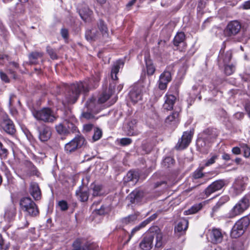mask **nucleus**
<instances>
[{"mask_svg":"<svg viewBox=\"0 0 250 250\" xmlns=\"http://www.w3.org/2000/svg\"><path fill=\"white\" fill-rule=\"evenodd\" d=\"M155 238V248H160L163 246V234L160 229L157 226L151 228L146 235L139 244L142 250H150L153 246V241Z\"/></svg>","mask_w":250,"mask_h":250,"instance_id":"obj_1","label":"nucleus"},{"mask_svg":"<svg viewBox=\"0 0 250 250\" xmlns=\"http://www.w3.org/2000/svg\"><path fill=\"white\" fill-rule=\"evenodd\" d=\"M89 86L87 82H80L72 84L65 93L66 102L68 104H74L77 100L81 92L86 93L89 91Z\"/></svg>","mask_w":250,"mask_h":250,"instance_id":"obj_2","label":"nucleus"},{"mask_svg":"<svg viewBox=\"0 0 250 250\" xmlns=\"http://www.w3.org/2000/svg\"><path fill=\"white\" fill-rule=\"evenodd\" d=\"M21 210L27 215L36 217L39 214V210L35 203L29 197H23L20 201Z\"/></svg>","mask_w":250,"mask_h":250,"instance_id":"obj_3","label":"nucleus"},{"mask_svg":"<svg viewBox=\"0 0 250 250\" xmlns=\"http://www.w3.org/2000/svg\"><path fill=\"white\" fill-rule=\"evenodd\" d=\"M33 114L37 120L45 123H52L57 118L54 112L49 108H43L41 110L35 111L33 112Z\"/></svg>","mask_w":250,"mask_h":250,"instance_id":"obj_4","label":"nucleus"},{"mask_svg":"<svg viewBox=\"0 0 250 250\" xmlns=\"http://www.w3.org/2000/svg\"><path fill=\"white\" fill-rule=\"evenodd\" d=\"M85 142V140L84 137L81 135H78L65 145L64 150L66 153H71L81 148L84 145Z\"/></svg>","mask_w":250,"mask_h":250,"instance_id":"obj_5","label":"nucleus"},{"mask_svg":"<svg viewBox=\"0 0 250 250\" xmlns=\"http://www.w3.org/2000/svg\"><path fill=\"white\" fill-rule=\"evenodd\" d=\"M0 125L9 134L13 135L16 132L13 122L6 114H3L0 115Z\"/></svg>","mask_w":250,"mask_h":250,"instance_id":"obj_6","label":"nucleus"},{"mask_svg":"<svg viewBox=\"0 0 250 250\" xmlns=\"http://www.w3.org/2000/svg\"><path fill=\"white\" fill-rule=\"evenodd\" d=\"M249 206V201L246 197H243L233 208L229 213V217L233 218L242 213L247 209Z\"/></svg>","mask_w":250,"mask_h":250,"instance_id":"obj_7","label":"nucleus"},{"mask_svg":"<svg viewBox=\"0 0 250 250\" xmlns=\"http://www.w3.org/2000/svg\"><path fill=\"white\" fill-rule=\"evenodd\" d=\"M193 135V131H185L175 146L177 150H183L187 148L191 142Z\"/></svg>","mask_w":250,"mask_h":250,"instance_id":"obj_8","label":"nucleus"},{"mask_svg":"<svg viewBox=\"0 0 250 250\" xmlns=\"http://www.w3.org/2000/svg\"><path fill=\"white\" fill-rule=\"evenodd\" d=\"M57 132L61 135H65L70 131L74 132L76 130V126L69 121L65 120L62 123L57 125L55 127Z\"/></svg>","mask_w":250,"mask_h":250,"instance_id":"obj_9","label":"nucleus"},{"mask_svg":"<svg viewBox=\"0 0 250 250\" xmlns=\"http://www.w3.org/2000/svg\"><path fill=\"white\" fill-rule=\"evenodd\" d=\"M241 24L238 21H230L225 30L227 36L231 37L237 35L240 31Z\"/></svg>","mask_w":250,"mask_h":250,"instance_id":"obj_10","label":"nucleus"},{"mask_svg":"<svg viewBox=\"0 0 250 250\" xmlns=\"http://www.w3.org/2000/svg\"><path fill=\"white\" fill-rule=\"evenodd\" d=\"M143 86L140 84H136L133 85L130 92L129 96L131 101L134 103H136L139 101L141 100L142 97V90Z\"/></svg>","mask_w":250,"mask_h":250,"instance_id":"obj_11","label":"nucleus"},{"mask_svg":"<svg viewBox=\"0 0 250 250\" xmlns=\"http://www.w3.org/2000/svg\"><path fill=\"white\" fill-rule=\"evenodd\" d=\"M225 185V181L224 180L215 181L205 189L204 193L206 197H208L212 193L222 189Z\"/></svg>","mask_w":250,"mask_h":250,"instance_id":"obj_12","label":"nucleus"},{"mask_svg":"<svg viewBox=\"0 0 250 250\" xmlns=\"http://www.w3.org/2000/svg\"><path fill=\"white\" fill-rule=\"evenodd\" d=\"M39 138L42 142L47 141L52 134L51 128L45 125L38 127Z\"/></svg>","mask_w":250,"mask_h":250,"instance_id":"obj_13","label":"nucleus"},{"mask_svg":"<svg viewBox=\"0 0 250 250\" xmlns=\"http://www.w3.org/2000/svg\"><path fill=\"white\" fill-rule=\"evenodd\" d=\"M94 102L92 100L87 101L85 104V107L82 114V117L86 119H91L94 118L93 115L91 113L94 111Z\"/></svg>","mask_w":250,"mask_h":250,"instance_id":"obj_14","label":"nucleus"},{"mask_svg":"<svg viewBox=\"0 0 250 250\" xmlns=\"http://www.w3.org/2000/svg\"><path fill=\"white\" fill-rule=\"evenodd\" d=\"M171 73L169 71H164L160 76L159 87L161 90L166 89L167 83L171 81Z\"/></svg>","mask_w":250,"mask_h":250,"instance_id":"obj_15","label":"nucleus"},{"mask_svg":"<svg viewBox=\"0 0 250 250\" xmlns=\"http://www.w3.org/2000/svg\"><path fill=\"white\" fill-rule=\"evenodd\" d=\"M210 241L212 244H217L222 242L223 235L219 229H213L210 233Z\"/></svg>","mask_w":250,"mask_h":250,"instance_id":"obj_16","label":"nucleus"},{"mask_svg":"<svg viewBox=\"0 0 250 250\" xmlns=\"http://www.w3.org/2000/svg\"><path fill=\"white\" fill-rule=\"evenodd\" d=\"M144 195V191L135 190L129 194L128 198L132 204L139 203L142 201Z\"/></svg>","mask_w":250,"mask_h":250,"instance_id":"obj_17","label":"nucleus"},{"mask_svg":"<svg viewBox=\"0 0 250 250\" xmlns=\"http://www.w3.org/2000/svg\"><path fill=\"white\" fill-rule=\"evenodd\" d=\"M176 100V98L175 96L172 94H167L165 97V103L163 104L164 109L167 111L172 110Z\"/></svg>","mask_w":250,"mask_h":250,"instance_id":"obj_18","label":"nucleus"},{"mask_svg":"<svg viewBox=\"0 0 250 250\" xmlns=\"http://www.w3.org/2000/svg\"><path fill=\"white\" fill-rule=\"evenodd\" d=\"M98 31L101 34V37L108 38L109 35L108 29L105 22L102 20H99L97 23Z\"/></svg>","mask_w":250,"mask_h":250,"instance_id":"obj_19","label":"nucleus"},{"mask_svg":"<svg viewBox=\"0 0 250 250\" xmlns=\"http://www.w3.org/2000/svg\"><path fill=\"white\" fill-rule=\"evenodd\" d=\"M29 192L35 200L41 199V191L37 183L32 182L29 188Z\"/></svg>","mask_w":250,"mask_h":250,"instance_id":"obj_20","label":"nucleus"},{"mask_svg":"<svg viewBox=\"0 0 250 250\" xmlns=\"http://www.w3.org/2000/svg\"><path fill=\"white\" fill-rule=\"evenodd\" d=\"M79 14L84 21L89 22L91 20L93 12L87 6L85 5L79 10Z\"/></svg>","mask_w":250,"mask_h":250,"instance_id":"obj_21","label":"nucleus"},{"mask_svg":"<svg viewBox=\"0 0 250 250\" xmlns=\"http://www.w3.org/2000/svg\"><path fill=\"white\" fill-rule=\"evenodd\" d=\"M85 37L88 41H95L101 38V34L96 29L87 30L85 32Z\"/></svg>","mask_w":250,"mask_h":250,"instance_id":"obj_22","label":"nucleus"},{"mask_svg":"<svg viewBox=\"0 0 250 250\" xmlns=\"http://www.w3.org/2000/svg\"><path fill=\"white\" fill-rule=\"evenodd\" d=\"M136 120H133L128 123L127 134L128 135L136 136L140 133L139 131L136 129Z\"/></svg>","mask_w":250,"mask_h":250,"instance_id":"obj_23","label":"nucleus"},{"mask_svg":"<svg viewBox=\"0 0 250 250\" xmlns=\"http://www.w3.org/2000/svg\"><path fill=\"white\" fill-rule=\"evenodd\" d=\"M249 218L246 216L237 221L234 226L237 227V228L241 229L244 232L245 229L249 226Z\"/></svg>","mask_w":250,"mask_h":250,"instance_id":"obj_24","label":"nucleus"},{"mask_svg":"<svg viewBox=\"0 0 250 250\" xmlns=\"http://www.w3.org/2000/svg\"><path fill=\"white\" fill-rule=\"evenodd\" d=\"M84 188L83 186H81L79 187L76 192V195L79 197L80 200L81 202L86 201L89 197V194L86 189H84Z\"/></svg>","mask_w":250,"mask_h":250,"instance_id":"obj_25","label":"nucleus"},{"mask_svg":"<svg viewBox=\"0 0 250 250\" xmlns=\"http://www.w3.org/2000/svg\"><path fill=\"white\" fill-rule=\"evenodd\" d=\"M139 179V174L138 172L136 171L130 170L127 173L125 178V180L126 182L132 181L134 183H136L138 181Z\"/></svg>","mask_w":250,"mask_h":250,"instance_id":"obj_26","label":"nucleus"},{"mask_svg":"<svg viewBox=\"0 0 250 250\" xmlns=\"http://www.w3.org/2000/svg\"><path fill=\"white\" fill-rule=\"evenodd\" d=\"M204 133L208 136H207L204 138L199 139L197 141V144L198 145H200L202 147L205 146H206V143H204L205 139H214L216 137L217 135L215 134H212V131L209 130L207 129L204 131Z\"/></svg>","mask_w":250,"mask_h":250,"instance_id":"obj_27","label":"nucleus"},{"mask_svg":"<svg viewBox=\"0 0 250 250\" xmlns=\"http://www.w3.org/2000/svg\"><path fill=\"white\" fill-rule=\"evenodd\" d=\"M124 65V62L121 60H119L117 61L115 64L113 66L111 71V76L112 80H116L118 79L117 74L119 72L120 65Z\"/></svg>","mask_w":250,"mask_h":250,"instance_id":"obj_28","label":"nucleus"},{"mask_svg":"<svg viewBox=\"0 0 250 250\" xmlns=\"http://www.w3.org/2000/svg\"><path fill=\"white\" fill-rule=\"evenodd\" d=\"M233 188L236 194L241 193L245 189V184L243 179H237L233 185Z\"/></svg>","mask_w":250,"mask_h":250,"instance_id":"obj_29","label":"nucleus"},{"mask_svg":"<svg viewBox=\"0 0 250 250\" xmlns=\"http://www.w3.org/2000/svg\"><path fill=\"white\" fill-rule=\"evenodd\" d=\"M114 92V89H112L110 85L108 91H105L103 93V94L101 95L100 97L99 98V102L100 103H105L108 99H109L110 96Z\"/></svg>","mask_w":250,"mask_h":250,"instance_id":"obj_30","label":"nucleus"},{"mask_svg":"<svg viewBox=\"0 0 250 250\" xmlns=\"http://www.w3.org/2000/svg\"><path fill=\"white\" fill-rule=\"evenodd\" d=\"M179 112L175 111L169 116H168L165 122L167 124H174L179 121Z\"/></svg>","mask_w":250,"mask_h":250,"instance_id":"obj_31","label":"nucleus"},{"mask_svg":"<svg viewBox=\"0 0 250 250\" xmlns=\"http://www.w3.org/2000/svg\"><path fill=\"white\" fill-rule=\"evenodd\" d=\"M188 222L187 220L181 219L177 225L175 227V231L178 232H182L185 231L188 227Z\"/></svg>","mask_w":250,"mask_h":250,"instance_id":"obj_32","label":"nucleus"},{"mask_svg":"<svg viewBox=\"0 0 250 250\" xmlns=\"http://www.w3.org/2000/svg\"><path fill=\"white\" fill-rule=\"evenodd\" d=\"M73 249L72 250H85L86 248L84 247V241L81 239H76L72 244Z\"/></svg>","mask_w":250,"mask_h":250,"instance_id":"obj_33","label":"nucleus"},{"mask_svg":"<svg viewBox=\"0 0 250 250\" xmlns=\"http://www.w3.org/2000/svg\"><path fill=\"white\" fill-rule=\"evenodd\" d=\"M202 207L203 206L201 203L195 205L191 207L189 209L185 210L184 211V214L185 215H187L195 213L200 210L202 208Z\"/></svg>","mask_w":250,"mask_h":250,"instance_id":"obj_34","label":"nucleus"},{"mask_svg":"<svg viewBox=\"0 0 250 250\" xmlns=\"http://www.w3.org/2000/svg\"><path fill=\"white\" fill-rule=\"evenodd\" d=\"M146 64L147 74L148 75H153L155 71V68L152 63V61L150 59H146Z\"/></svg>","mask_w":250,"mask_h":250,"instance_id":"obj_35","label":"nucleus"},{"mask_svg":"<svg viewBox=\"0 0 250 250\" xmlns=\"http://www.w3.org/2000/svg\"><path fill=\"white\" fill-rule=\"evenodd\" d=\"M185 38V35L183 32L178 33L173 40L174 45L178 46L180 43L183 42Z\"/></svg>","mask_w":250,"mask_h":250,"instance_id":"obj_36","label":"nucleus"},{"mask_svg":"<svg viewBox=\"0 0 250 250\" xmlns=\"http://www.w3.org/2000/svg\"><path fill=\"white\" fill-rule=\"evenodd\" d=\"M43 56V53L39 52H33L30 54L29 58L30 63L32 64L36 63V60L38 58H42Z\"/></svg>","mask_w":250,"mask_h":250,"instance_id":"obj_37","label":"nucleus"},{"mask_svg":"<svg viewBox=\"0 0 250 250\" xmlns=\"http://www.w3.org/2000/svg\"><path fill=\"white\" fill-rule=\"evenodd\" d=\"M231 58L232 53L230 51H227L225 54H223L219 56V60H222L225 64L229 62L231 60Z\"/></svg>","mask_w":250,"mask_h":250,"instance_id":"obj_38","label":"nucleus"},{"mask_svg":"<svg viewBox=\"0 0 250 250\" xmlns=\"http://www.w3.org/2000/svg\"><path fill=\"white\" fill-rule=\"evenodd\" d=\"M243 233L244 232L241 229L234 225L231 229L230 235L232 237L236 238L241 236Z\"/></svg>","mask_w":250,"mask_h":250,"instance_id":"obj_39","label":"nucleus"},{"mask_svg":"<svg viewBox=\"0 0 250 250\" xmlns=\"http://www.w3.org/2000/svg\"><path fill=\"white\" fill-rule=\"evenodd\" d=\"M243 246L240 241H233L228 248V250H242Z\"/></svg>","mask_w":250,"mask_h":250,"instance_id":"obj_40","label":"nucleus"},{"mask_svg":"<svg viewBox=\"0 0 250 250\" xmlns=\"http://www.w3.org/2000/svg\"><path fill=\"white\" fill-rule=\"evenodd\" d=\"M91 188L93 190L92 195L94 197L100 196L101 195V191L102 189V186L100 185L92 184Z\"/></svg>","mask_w":250,"mask_h":250,"instance_id":"obj_41","label":"nucleus"},{"mask_svg":"<svg viewBox=\"0 0 250 250\" xmlns=\"http://www.w3.org/2000/svg\"><path fill=\"white\" fill-rule=\"evenodd\" d=\"M15 211L14 209H10L7 210L4 214V217L5 220L10 221L15 216Z\"/></svg>","mask_w":250,"mask_h":250,"instance_id":"obj_42","label":"nucleus"},{"mask_svg":"<svg viewBox=\"0 0 250 250\" xmlns=\"http://www.w3.org/2000/svg\"><path fill=\"white\" fill-rule=\"evenodd\" d=\"M84 247L87 250H100V248L94 243H90V242H85L84 241Z\"/></svg>","mask_w":250,"mask_h":250,"instance_id":"obj_43","label":"nucleus"},{"mask_svg":"<svg viewBox=\"0 0 250 250\" xmlns=\"http://www.w3.org/2000/svg\"><path fill=\"white\" fill-rule=\"evenodd\" d=\"M137 215L136 214H131L127 217H125L122 219L123 223L125 224H128L135 221L137 219Z\"/></svg>","mask_w":250,"mask_h":250,"instance_id":"obj_44","label":"nucleus"},{"mask_svg":"<svg viewBox=\"0 0 250 250\" xmlns=\"http://www.w3.org/2000/svg\"><path fill=\"white\" fill-rule=\"evenodd\" d=\"M174 163V160L170 157H167L165 158L163 162V165L167 167H171L173 165Z\"/></svg>","mask_w":250,"mask_h":250,"instance_id":"obj_45","label":"nucleus"},{"mask_svg":"<svg viewBox=\"0 0 250 250\" xmlns=\"http://www.w3.org/2000/svg\"><path fill=\"white\" fill-rule=\"evenodd\" d=\"M147 224L146 221H144L142 222L139 226H136L131 231V234L129 235V239H130L133 236L134 233L139 231L142 228L145 227L146 225Z\"/></svg>","mask_w":250,"mask_h":250,"instance_id":"obj_46","label":"nucleus"},{"mask_svg":"<svg viewBox=\"0 0 250 250\" xmlns=\"http://www.w3.org/2000/svg\"><path fill=\"white\" fill-rule=\"evenodd\" d=\"M102 136V131L99 128L94 129V133L92 136V139L94 141H96L99 140Z\"/></svg>","mask_w":250,"mask_h":250,"instance_id":"obj_47","label":"nucleus"},{"mask_svg":"<svg viewBox=\"0 0 250 250\" xmlns=\"http://www.w3.org/2000/svg\"><path fill=\"white\" fill-rule=\"evenodd\" d=\"M235 70V67L233 65H226L225 64V73L227 75H231Z\"/></svg>","mask_w":250,"mask_h":250,"instance_id":"obj_48","label":"nucleus"},{"mask_svg":"<svg viewBox=\"0 0 250 250\" xmlns=\"http://www.w3.org/2000/svg\"><path fill=\"white\" fill-rule=\"evenodd\" d=\"M46 51L52 59H57L58 57L55 51L50 46H47Z\"/></svg>","mask_w":250,"mask_h":250,"instance_id":"obj_49","label":"nucleus"},{"mask_svg":"<svg viewBox=\"0 0 250 250\" xmlns=\"http://www.w3.org/2000/svg\"><path fill=\"white\" fill-rule=\"evenodd\" d=\"M224 203V202H222L221 201H218L216 204L212 208V212L210 214V215L212 217H213L215 213L219 209L220 207Z\"/></svg>","mask_w":250,"mask_h":250,"instance_id":"obj_50","label":"nucleus"},{"mask_svg":"<svg viewBox=\"0 0 250 250\" xmlns=\"http://www.w3.org/2000/svg\"><path fill=\"white\" fill-rule=\"evenodd\" d=\"M8 154V150L0 142V156L6 157Z\"/></svg>","mask_w":250,"mask_h":250,"instance_id":"obj_51","label":"nucleus"},{"mask_svg":"<svg viewBox=\"0 0 250 250\" xmlns=\"http://www.w3.org/2000/svg\"><path fill=\"white\" fill-rule=\"evenodd\" d=\"M218 156L217 155H213L210 159L207 160L205 164V166L208 167L215 162V160L217 159Z\"/></svg>","mask_w":250,"mask_h":250,"instance_id":"obj_52","label":"nucleus"},{"mask_svg":"<svg viewBox=\"0 0 250 250\" xmlns=\"http://www.w3.org/2000/svg\"><path fill=\"white\" fill-rule=\"evenodd\" d=\"M8 248V245L5 243L2 236L0 235V250H7Z\"/></svg>","mask_w":250,"mask_h":250,"instance_id":"obj_53","label":"nucleus"},{"mask_svg":"<svg viewBox=\"0 0 250 250\" xmlns=\"http://www.w3.org/2000/svg\"><path fill=\"white\" fill-rule=\"evenodd\" d=\"M203 167H201L199 169L196 170L193 173V177L195 179H199L202 177L204 175L202 170Z\"/></svg>","mask_w":250,"mask_h":250,"instance_id":"obj_54","label":"nucleus"},{"mask_svg":"<svg viewBox=\"0 0 250 250\" xmlns=\"http://www.w3.org/2000/svg\"><path fill=\"white\" fill-rule=\"evenodd\" d=\"M242 148L244 150V156L246 158H249L250 156V148L247 145H243Z\"/></svg>","mask_w":250,"mask_h":250,"instance_id":"obj_55","label":"nucleus"},{"mask_svg":"<svg viewBox=\"0 0 250 250\" xmlns=\"http://www.w3.org/2000/svg\"><path fill=\"white\" fill-rule=\"evenodd\" d=\"M132 143V140L128 138H124L120 140V144L122 146H127Z\"/></svg>","mask_w":250,"mask_h":250,"instance_id":"obj_56","label":"nucleus"},{"mask_svg":"<svg viewBox=\"0 0 250 250\" xmlns=\"http://www.w3.org/2000/svg\"><path fill=\"white\" fill-rule=\"evenodd\" d=\"M58 204L62 210L65 211L68 209V205L66 201L64 200L61 201Z\"/></svg>","mask_w":250,"mask_h":250,"instance_id":"obj_57","label":"nucleus"},{"mask_svg":"<svg viewBox=\"0 0 250 250\" xmlns=\"http://www.w3.org/2000/svg\"><path fill=\"white\" fill-rule=\"evenodd\" d=\"M62 36L65 39H67L68 37V31L66 28H62L61 30Z\"/></svg>","mask_w":250,"mask_h":250,"instance_id":"obj_58","label":"nucleus"},{"mask_svg":"<svg viewBox=\"0 0 250 250\" xmlns=\"http://www.w3.org/2000/svg\"><path fill=\"white\" fill-rule=\"evenodd\" d=\"M0 76L1 79L2 81H3L4 82H5L6 83L9 82V79L6 74L2 72V71H0Z\"/></svg>","mask_w":250,"mask_h":250,"instance_id":"obj_59","label":"nucleus"},{"mask_svg":"<svg viewBox=\"0 0 250 250\" xmlns=\"http://www.w3.org/2000/svg\"><path fill=\"white\" fill-rule=\"evenodd\" d=\"M93 127L92 124H86L83 125V130L86 132H88L92 130Z\"/></svg>","mask_w":250,"mask_h":250,"instance_id":"obj_60","label":"nucleus"},{"mask_svg":"<svg viewBox=\"0 0 250 250\" xmlns=\"http://www.w3.org/2000/svg\"><path fill=\"white\" fill-rule=\"evenodd\" d=\"M157 216H158L157 214L154 213V214H152L151 216H150L149 217H148L145 221H146L147 224L149 222L155 220L157 217Z\"/></svg>","mask_w":250,"mask_h":250,"instance_id":"obj_61","label":"nucleus"},{"mask_svg":"<svg viewBox=\"0 0 250 250\" xmlns=\"http://www.w3.org/2000/svg\"><path fill=\"white\" fill-rule=\"evenodd\" d=\"M242 7L243 9H250V0L244 2L242 6Z\"/></svg>","mask_w":250,"mask_h":250,"instance_id":"obj_62","label":"nucleus"},{"mask_svg":"<svg viewBox=\"0 0 250 250\" xmlns=\"http://www.w3.org/2000/svg\"><path fill=\"white\" fill-rule=\"evenodd\" d=\"M158 47L160 48L161 49H163V48L165 47L166 44V42L164 40H160L159 41L158 43Z\"/></svg>","mask_w":250,"mask_h":250,"instance_id":"obj_63","label":"nucleus"},{"mask_svg":"<svg viewBox=\"0 0 250 250\" xmlns=\"http://www.w3.org/2000/svg\"><path fill=\"white\" fill-rule=\"evenodd\" d=\"M245 109L250 118V103H247L245 104Z\"/></svg>","mask_w":250,"mask_h":250,"instance_id":"obj_64","label":"nucleus"}]
</instances>
